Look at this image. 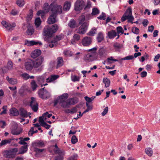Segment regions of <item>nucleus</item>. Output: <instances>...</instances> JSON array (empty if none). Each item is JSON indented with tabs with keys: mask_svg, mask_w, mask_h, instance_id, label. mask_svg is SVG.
<instances>
[{
	"mask_svg": "<svg viewBox=\"0 0 160 160\" xmlns=\"http://www.w3.org/2000/svg\"><path fill=\"white\" fill-rule=\"evenodd\" d=\"M18 151V149L17 148H11L3 151L2 152V154L4 158L8 159L12 158L15 157Z\"/></svg>",
	"mask_w": 160,
	"mask_h": 160,
	"instance_id": "1",
	"label": "nucleus"
},
{
	"mask_svg": "<svg viewBox=\"0 0 160 160\" xmlns=\"http://www.w3.org/2000/svg\"><path fill=\"white\" fill-rule=\"evenodd\" d=\"M50 7L52 13L54 15H57L58 14H60L62 13V7L61 5L53 2L50 5Z\"/></svg>",
	"mask_w": 160,
	"mask_h": 160,
	"instance_id": "2",
	"label": "nucleus"
},
{
	"mask_svg": "<svg viewBox=\"0 0 160 160\" xmlns=\"http://www.w3.org/2000/svg\"><path fill=\"white\" fill-rule=\"evenodd\" d=\"M68 97V95L67 93H64L62 95L59 96L57 100L54 101V106H56L59 103L61 104V106L63 107L62 105L66 103V100Z\"/></svg>",
	"mask_w": 160,
	"mask_h": 160,
	"instance_id": "3",
	"label": "nucleus"
},
{
	"mask_svg": "<svg viewBox=\"0 0 160 160\" xmlns=\"http://www.w3.org/2000/svg\"><path fill=\"white\" fill-rule=\"evenodd\" d=\"M38 94L39 97L42 99H46L50 97V93L45 89L44 88L40 89L38 91Z\"/></svg>",
	"mask_w": 160,
	"mask_h": 160,
	"instance_id": "4",
	"label": "nucleus"
},
{
	"mask_svg": "<svg viewBox=\"0 0 160 160\" xmlns=\"http://www.w3.org/2000/svg\"><path fill=\"white\" fill-rule=\"evenodd\" d=\"M44 59L42 56H40L34 60H33L34 68H38L42 67Z\"/></svg>",
	"mask_w": 160,
	"mask_h": 160,
	"instance_id": "5",
	"label": "nucleus"
},
{
	"mask_svg": "<svg viewBox=\"0 0 160 160\" xmlns=\"http://www.w3.org/2000/svg\"><path fill=\"white\" fill-rule=\"evenodd\" d=\"M78 102V100L76 98H70L66 101V103L64 104L63 108H68L70 105H74Z\"/></svg>",
	"mask_w": 160,
	"mask_h": 160,
	"instance_id": "6",
	"label": "nucleus"
},
{
	"mask_svg": "<svg viewBox=\"0 0 160 160\" xmlns=\"http://www.w3.org/2000/svg\"><path fill=\"white\" fill-rule=\"evenodd\" d=\"M92 42V38L86 36L84 37L82 39L81 43L83 46L88 47L91 44Z\"/></svg>",
	"mask_w": 160,
	"mask_h": 160,
	"instance_id": "7",
	"label": "nucleus"
},
{
	"mask_svg": "<svg viewBox=\"0 0 160 160\" xmlns=\"http://www.w3.org/2000/svg\"><path fill=\"white\" fill-rule=\"evenodd\" d=\"M88 24L87 22H84L78 29L77 32L81 34H84L88 30Z\"/></svg>",
	"mask_w": 160,
	"mask_h": 160,
	"instance_id": "8",
	"label": "nucleus"
},
{
	"mask_svg": "<svg viewBox=\"0 0 160 160\" xmlns=\"http://www.w3.org/2000/svg\"><path fill=\"white\" fill-rule=\"evenodd\" d=\"M22 130L18 127L17 124L14 123L11 129V133L13 135H18L21 132Z\"/></svg>",
	"mask_w": 160,
	"mask_h": 160,
	"instance_id": "9",
	"label": "nucleus"
},
{
	"mask_svg": "<svg viewBox=\"0 0 160 160\" xmlns=\"http://www.w3.org/2000/svg\"><path fill=\"white\" fill-rule=\"evenodd\" d=\"M97 58V56L89 53L84 57V60L86 62H90L96 60Z\"/></svg>",
	"mask_w": 160,
	"mask_h": 160,
	"instance_id": "10",
	"label": "nucleus"
},
{
	"mask_svg": "<svg viewBox=\"0 0 160 160\" xmlns=\"http://www.w3.org/2000/svg\"><path fill=\"white\" fill-rule=\"evenodd\" d=\"M32 145L34 148H41L44 147L45 143L42 141L36 140L32 142Z\"/></svg>",
	"mask_w": 160,
	"mask_h": 160,
	"instance_id": "11",
	"label": "nucleus"
},
{
	"mask_svg": "<svg viewBox=\"0 0 160 160\" xmlns=\"http://www.w3.org/2000/svg\"><path fill=\"white\" fill-rule=\"evenodd\" d=\"M24 66L27 70L31 71L34 68L33 60L31 59L28 60L24 63Z\"/></svg>",
	"mask_w": 160,
	"mask_h": 160,
	"instance_id": "12",
	"label": "nucleus"
},
{
	"mask_svg": "<svg viewBox=\"0 0 160 160\" xmlns=\"http://www.w3.org/2000/svg\"><path fill=\"white\" fill-rule=\"evenodd\" d=\"M84 2L82 0H78L75 4V10L79 11L82 9L83 8Z\"/></svg>",
	"mask_w": 160,
	"mask_h": 160,
	"instance_id": "13",
	"label": "nucleus"
},
{
	"mask_svg": "<svg viewBox=\"0 0 160 160\" xmlns=\"http://www.w3.org/2000/svg\"><path fill=\"white\" fill-rule=\"evenodd\" d=\"M44 35L46 37L49 38L52 36L53 33L50 27L46 26L43 29Z\"/></svg>",
	"mask_w": 160,
	"mask_h": 160,
	"instance_id": "14",
	"label": "nucleus"
},
{
	"mask_svg": "<svg viewBox=\"0 0 160 160\" xmlns=\"http://www.w3.org/2000/svg\"><path fill=\"white\" fill-rule=\"evenodd\" d=\"M1 23L2 25L7 30L9 31L12 30L13 28L15 27L16 26V25L15 23H12L11 24L4 21H2Z\"/></svg>",
	"mask_w": 160,
	"mask_h": 160,
	"instance_id": "15",
	"label": "nucleus"
},
{
	"mask_svg": "<svg viewBox=\"0 0 160 160\" xmlns=\"http://www.w3.org/2000/svg\"><path fill=\"white\" fill-rule=\"evenodd\" d=\"M31 99V101L30 102V106L33 111L36 112L38 109V104L34 100L33 97H32Z\"/></svg>",
	"mask_w": 160,
	"mask_h": 160,
	"instance_id": "16",
	"label": "nucleus"
},
{
	"mask_svg": "<svg viewBox=\"0 0 160 160\" xmlns=\"http://www.w3.org/2000/svg\"><path fill=\"white\" fill-rule=\"evenodd\" d=\"M128 18V22H132L134 18L132 15V11L131 8H129L127 9L125 12L124 14Z\"/></svg>",
	"mask_w": 160,
	"mask_h": 160,
	"instance_id": "17",
	"label": "nucleus"
},
{
	"mask_svg": "<svg viewBox=\"0 0 160 160\" xmlns=\"http://www.w3.org/2000/svg\"><path fill=\"white\" fill-rule=\"evenodd\" d=\"M37 78L38 82L41 85V87H42L43 86H45L48 85V84L47 83L44 84L46 80V77L44 75L41 76H38L37 77Z\"/></svg>",
	"mask_w": 160,
	"mask_h": 160,
	"instance_id": "18",
	"label": "nucleus"
},
{
	"mask_svg": "<svg viewBox=\"0 0 160 160\" xmlns=\"http://www.w3.org/2000/svg\"><path fill=\"white\" fill-rule=\"evenodd\" d=\"M57 15L52 13L49 17L48 19V24H51L55 23L57 21L56 17Z\"/></svg>",
	"mask_w": 160,
	"mask_h": 160,
	"instance_id": "19",
	"label": "nucleus"
},
{
	"mask_svg": "<svg viewBox=\"0 0 160 160\" xmlns=\"http://www.w3.org/2000/svg\"><path fill=\"white\" fill-rule=\"evenodd\" d=\"M98 52V55L100 58L105 57L107 55L106 49L103 47L99 49Z\"/></svg>",
	"mask_w": 160,
	"mask_h": 160,
	"instance_id": "20",
	"label": "nucleus"
},
{
	"mask_svg": "<svg viewBox=\"0 0 160 160\" xmlns=\"http://www.w3.org/2000/svg\"><path fill=\"white\" fill-rule=\"evenodd\" d=\"M59 77V76L56 75H52L46 79V82L50 83L54 82Z\"/></svg>",
	"mask_w": 160,
	"mask_h": 160,
	"instance_id": "21",
	"label": "nucleus"
},
{
	"mask_svg": "<svg viewBox=\"0 0 160 160\" xmlns=\"http://www.w3.org/2000/svg\"><path fill=\"white\" fill-rule=\"evenodd\" d=\"M41 53V50L39 49H36L32 52L31 56L32 58H35L40 55Z\"/></svg>",
	"mask_w": 160,
	"mask_h": 160,
	"instance_id": "22",
	"label": "nucleus"
},
{
	"mask_svg": "<svg viewBox=\"0 0 160 160\" xmlns=\"http://www.w3.org/2000/svg\"><path fill=\"white\" fill-rule=\"evenodd\" d=\"M28 145H23L20 148L18 154H23L26 152L28 150Z\"/></svg>",
	"mask_w": 160,
	"mask_h": 160,
	"instance_id": "23",
	"label": "nucleus"
},
{
	"mask_svg": "<svg viewBox=\"0 0 160 160\" xmlns=\"http://www.w3.org/2000/svg\"><path fill=\"white\" fill-rule=\"evenodd\" d=\"M48 114V112H46L44 113L41 117H40L39 118V122L41 125L45 122L44 120L46 119L47 115Z\"/></svg>",
	"mask_w": 160,
	"mask_h": 160,
	"instance_id": "24",
	"label": "nucleus"
},
{
	"mask_svg": "<svg viewBox=\"0 0 160 160\" xmlns=\"http://www.w3.org/2000/svg\"><path fill=\"white\" fill-rule=\"evenodd\" d=\"M10 114L12 116H17L19 114L18 111L15 108H12L10 110Z\"/></svg>",
	"mask_w": 160,
	"mask_h": 160,
	"instance_id": "25",
	"label": "nucleus"
},
{
	"mask_svg": "<svg viewBox=\"0 0 160 160\" xmlns=\"http://www.w3.org/2000/svg\"><path fill=\"white\" fill-rule=\"evenodd\" d=\"M20 115L22 117L27 118L28 117L27 112V111L22 108H21L20 109Z\"/></svg>",
	"mask_w": 160,
	"mask_h": 160,
	"instance_id": "26",
	"label": "nucleus"
},
{
	"mask_svg": "<svg viewBox=\"0 0 160 160\" xmlns=\"http://www.w3.org/2000/svg\"><path fill=\"white\" fill-rule=\"evenodd\" d=\"M63 64V61L62 57H58L57 58V68H58L62 66Z\"/></svg>",
	"mask_w": 160,
	"mask_h": 160,
	"instance_id": "27",
	"label": "nucleus"
},
{
	"mask_svg": "<svg viewBox=\"0 0 160 160\" xmlns=\"http://www.w3.org/2000/svg\"><path fill=\"white\" fill-rule=\"evenodd\" d=\"M19 139H21L19 142V143L20 144L23 145H28L25 141L29 140L30 139L29 138L27 137L22 139L21 138H20Z\"/></svg>",
	"mask_w": 160,
	"mask_h": 160,
	"instance_id": "28",
	"label": "nucleus"
},
{
	"mask_svg": "<svg viewBox=\"0 0 160 160\" xmlns=\"http://www.w3.org/2000/svg\"><path fill=\"white\" fill-rule=\"evenodd\" d=\"M117 36V33L114 30L108 32V36L109 38H114Z\"/></svg>",
	"mask_w": 160,
	"mask_h": 160,
	"instance_id": "29",
	"label": "nucleus"
},
{
	"mask_svg": "<svg viewBox=\"0 0 160 160\" xmlns=\"http://www.w3.org/2000/svg\"><path fill=\"white\" fill-rule=\"evenodd\" d=\"M71 6V3L70 2H66L64 5L63 9L64 11H67L69 10Z\"/></svg>",
	"mask_w": 160,
	"mask_h": 160,
	"instance_id": "30",
	"label": "nucleus"
},
{
	"mask_svg": "<svg viewBox=\"0 0 160 160\" xmlns=\"http://www.w3.org/2000/svg\"><path fill=\"white\" fill-rule=\"evenodd\" d=\"M98 49L97 47H94L91 49H88L87 50L88 52H91L90 53L94 55L98 56V54L96 52Z\"/></svg>",
	"mask_w": 160,
	"mask_h": 160,
	"instance_id": "31",
	"label": "nucleus"
},
{
	"mask_svg": "<svg viewBox=\"0 0 160 160\" xmlns=\"http://www.w3.org/2000/svg\"><path fill=\"white\" fill-rule=\"evenodd\" d=\"M53 151L55 153L58 154L60 156L63 155L64 154V151L60 150L59 148H54Z\"/></svg>",
	"mask_w": 160,
	"mask_h": 160,
	"instance_id": "32",
	"label": "nucleus"
},
{
	"mask_svg": "<svg viewBox=\"0 0 160 160\" xmlns=\"http://www.w3.org/2000/svg\"><path fill=\"white\" fill-rule=\"evenodd\" d=\"M68 26L71 28H74L76 26V22L73 19H71L68 23Z\"/></svg>",
	"mask_w": 160,
	"mask_h": 160,
	"instance_id": "33",
	"label": "nucleus"
},
{
	"mask_svg": "<svg viewBox=\"0 0 160 160\" xmlns=\"http://www.w3.org/2000/svg\"><path fill=\"white\" fill-rule=\"evenodd\" d=\"M80 38V35L78 34H76L74 35L72 39L71 40V42L72 44L74 43V42L79 41Z\"/></svg>",
	"mask_w": 160,
	"mask_h": 160,
	"instance_id": "34",
	"label": "nucleus"
},
{
	"mask_svg": "<svg viewBox=\"0 0 160 160\" xmlns=\"http://www.w3.org/2000/svg\"><path fill=\"white\" fill-rule=\"evenodd\" d=\"M104 37L102 32H99L97 35V38L98 42H101L103 39Z\"/></svg>",
	"mask_w": 160,
	"mask_h": 160,
	"instance_id": "35",
	"label": "nucleus"
},
{
	"mask_svg": "<svg viewBox=\"0 0 160 160\" xmlns=\"http://www.w3.org/2000/svg\"><path fill=\"white\" fill-rule=\"evenodd\" d=\"M6 79L9 83L12 85L15 84L17 83L16 79L12 78H9L8 76L6 77Z\"/></svg>",
	"mask_w": 160,
	"mask_h": 160,
	"instance_id": "36",
	"label": "nucleus"
},
{
	"mask_svg": "<svg viewBox=\"0 0 160 160\" xmlns=\"http://www.w3.org/2000/svg\"><path fill=\"white\" fill-rule=\"evenodd\" d=\"M12 139H4L2 140L0 143V146L2 147L3 145H6L8 143H9L11 142Z\"/></svg>",
	"mask_w": 160,
	"mask_h": 160,
	"instance_id": "37",
	"label": "nucleus"
},
{
	"mask_svg": "<svg viewBox=\"0 0 160 160\" xmlns=\"http://www.w3.org/2000/svg\"><path fill=\"white\" fill-rule=\"evenodd\" d=\"M63 54L67 57H71L73 55L71 51L69 49L65 50L63 51Z\"/></svg>",
	"mask_w": 160,
	"mask_h": 160,
	"instance_id": "38",
	"label": "nucleus"
},
{
	"mask_svg": "<svg viewBox=\"0 0 160 160\" xmlns=\"http://www.w3.org/2000/svg\"><path fill=\"white\" fill-rule=\"evenodd\" d=\"M50 5H49V4L48 3H45L43 5V10L45 11V12L47 13L50 10Z\"/></svg>",
	"mask_w": 160,
	"mask_h": 160,
	"instance_id": "39",
	"label": "nucleus"
},
{
	"mask_svg": "<svg viewBox=\"0 0 160 160\" xmlns=\"http://www.w3.org/2000/svg\"><path fill=\"white\" fill-rule=\"evenodd\" d=\"M96 28H93L87 33V35L90 36H93L96 33Z\"/></svg>",
	"mask_w": 160,
	"mask_h": 160,
	"instance_id": "40",
	"label": "nucleus"
},
{
	"mask_svg": "<svg viewBox=\"0 0 160 160\" xmlns=\"http://www.w3.org/2000/svg\"><path fill=\"white\" fill-rule=\"evenodd\" d=\"M16 3L19 7H22L25 4V2L24 0H17Z\"/></svg>",
	"mask_w": 160,
	"mask_h": 160,
	"instance_id": "41",
	"label": "nucleus"
},
{
	"mask_svg": "<svg viewBox=\"0 0 160 160\" xmlns=\"http://www.w3.org/2000/svg\"><path fill=\"white\" fill-rule=\"evenodd\" d=\"M34 32V30L32 27L30 26L28 28L27 31V34L29 35H32Z\"/></svg>",
	"mask_w": 160,
	"mask_h": 160,
	"instance_id": "42",
	"label": "nucleus"
},
{
	"mask_svg": "<svg viewBox=\"0 0 160 160\" xmlns=\"http://www.w3.org/2000/svg\"><path fill=\"white\" fill-rule=\"evenodd\" d=\"M103 82L105 84V87L107 88L109 86L110 84V80L108 78H104L103 79Z\"/></svg>",
	"mask_w": 160,
	"mask_h": 160,
	"instance_id": "43",
	"label": "nucleus"
},
{
	"mask_svg": "<svg viewBox=\"0 0 160 160\" xmlns=\"http://www.w3.org/2000/svg\"><path fill=\"white\" fill-rule=\"evenodd\" d=\"M31 88L33 91L35 90L38 87L37 84L34 80H32V81L31 82Z\"/></svg>",
	"mask_w": 160,
	"mask_h": 160,
	"instance_id": "44",
	"label": "nucleus"
},
{
	"mask_svg": "<svg viewBox=\"0 0 160 160\" xmlns=\"http://www.w3.org/2000/svg\"><path fill=\"white\" fill-rule=\"evenodd\" d=\"M146 153L149 156H151L153 152L151 148H147L145 149Z\"/></svg>",
	"mask_w": 160,
	"mask_h": 160,
	"instance_id": "45",
	"label": "nucleus"
},
{
	"mask_svg": "<svg viewBox=\"0 0 160 160\" xmlns=\"http://www.w3.org/2000/svg\"><path fill=\"white\" fill-rule=\"evenodd\" d=\"M78 158V155L76 153H74L68 158L67 160H77Z\"/></svg>",
	"mask_w": 160,
	"mask_h": 160,
	"instance_id": "46",
	"label": "nucleus"
},
{
	"mask_svg": "<svg viewBox=\"0 0 160 160\" xmlns=\"http://www.w3.org/2000/svg\"><path fill=\"white\" fill-rule=\"evenodd\" d=\"M41 20L39 18H36L35 21V24L36 26L38 27L40 25L41 23Z\"/></svg>",
	"mask_w": 160,
	"mask_h": 160,
	"instance_id": "47",
	"label": "nucleus"
},
{
	"mask_svg": "<svg viewBox=\"0 0 160 160\" xmlns=\"http://www.w3.org/2000/svg\"><path fill=\"white\" fill-rule=\"evenodd\" d=\"M50 28L51 29L53 33L55 32L58 29V26L56 24H55L52 25V27H50Z\"/></svg>",
	"mask_w": 160,
	"mask_h": 160,
	"instance_id": "48",
	"label": "nucleus"
},
{
	"mask_svg": "<svg viewBox=\"0 0 160 160\" xmlns=\"http://www.w3.org/2000/svg\"><path fill=\"white\" fill-rule=\"evenodd\" d=\"M31 46H33L35 45L39 44V45H41L42 43L40 42L35 41H30Z\"/></svg>",
	"mask_w": 160,
	"mask_h": 160,
	"instance_id": "49",
	"label": "nucleus"
},
{
	"mask_svg": "<svg viewBox=\"0 0 160 160\" xmlns=\"http://www.w3.org/2000/svg\"><path fill=\"white\" fill-rule=\"evenodd\" d=\"M33 16V11L32 10H30V13L29 14H28L26 19L28 20H30L32 18Z\"/></svg>",
	"mask_w": 160,
	"mask_h": 160,
	"instance_id": "50",
	"label": "nucleus"
},
{
	"mask_svg": "<svg viewBox=\"0 0 160 160\" xmlns=\"http://www.w3.org/2000/svg\"><path fill=\"white\" fill-rule=\"evenodd\" d=\"M132 32L134 33V34H138L139 32V29L136 27H134L132 28Z\"/></svg>",
	"mask_w": 160,
	"mask_h": 160,
	"instance_id": "51",
	"label": "nucleus"
},
{
	"mask_svg": "<svg viewBox=\"0 0 160 160\" xmlns=\"http://www.w3.org/2000/svg\"><path fill=\"white\" fill-rule=\"evenodd\" d=\"M117 33L118 34L121 33L123 34L124 33V31L122 28L121 26H118L117 28Z\"/></svg>",
	"mask_w": 160,
	"mask_h": 160,
	"instance_id": "52",
	"label": "nucleus"
},
{
	"mask_svg": "<svg viewBox=\"0 0 160 160\" xmlns=\"http://www.w3.org/2000/svg\"><path fill=\"white\" fill-rule=\"evenodd\" d=\"M113 57H111L109 58H108L107 59V61L109 63H111L112 62H111V61H118V60L116 59H113Z\"/></svg>",
	"mask_w": 160,
	"mask_h": 160,
	"instance_id": "53",
	"label": "nucleus"
},
{
	"mask_svg": "<svg viewBox=\"0 0 160 160\" xmlns=\"http://www.w3.org/2000/svg\"><path fill=\"white\" fill-rule=\"evenodd\" d=\"M71 79L73 82L78 81L79 80L80 78L76 75L72 76H71Z\"/></svg>",
	"mask_w": 160,
	"mask_h": 160,
	"instance_id": "54",
	"label": "nucleus"
},
{
	"mask_svg": "<svg viewBox=\"0 0 160 160\" xmlns=\"http://www.w3.org/2000/svg\"><path fill=\"white\" fill-rule=\"evenodd\" d=\"M57 44V42L55 40H54L51 41V43L49 44V46L50 48H52L56 46Z\"/></svg>",
	"mask_w": 160,
	"mask_h": 160,
	"instance_id": "55",
	"label": "nucleus"
},
{
	"mask_svg": "<svg viewBox=\"0 0 160 160\" xmlns=\"http://www.w3.org/2000/svg\"><path fill=\"white\" fill-rule=\"evenodd\" d=\"M78 142V139L75 135L73 136L72 137L71 142L72 144H75Z\"/></svg>",
	"mask_w": 160,
	"mask_h": 160,
	"instance_id": "56",
	"label": "nucleus"
},
{
	"mask_svg": "<svg viewBox=\"0 0 160 160\" xmlns=\"http://www.w3.org/2000/svg\"><path fill=\"white\" fill-rule=\"evenodd\" d=\"M21 75L24 79L25 80H27L29 78V75L28 74L26 73H22Z\"/></svg>",
	"mask_w": 160,
	"mask_h": 160,
	"instance_id": "57",
	"label": "nucleus"
},
{
	"mask_svg": "<svg viewBox=\"0 0 160 160\" xmlns=\"http://www.w3.org/2000/svg\"><path fill=\"white\" fill-rule=\"evenodd\" d=\"M134 58V57L132 55H129L127 56L124 58H122L121 59L122 60H132Z\"/></svg>",
	"mask_w": 160,
	"mask_h": 160,
	"instance_id": "58",
	"label": "nucleus"
},
{
	"mask_svg": "<svg viewBox=\"0 0 160 160\" xmlns=\"http://www.w3.org/2000/svg\"><path fill=\"white\" fill-rule=\"evenodd\" d=\"M99 10L97 8H94L92 9V14L95 15L99 13Z\"/></svg>",
	"mask_w": 160,
	"mask_h": 160,
	"instance_id": "59",
	"label": "nucleus"
},
{
	"mask_svg": "<svg viewBox=\"0 0 160 160\" xmlns=\"http://www.w3.org/2000/svg\"><path fill=\"white\" fill-rule=\"evenodd\" d=\"M7 67L8 69H11L13 67L12 62L11 61H8L7 64Z\"/></svg>",
	"mask_w": 160,
	"mask_h": 160,
	"instance_id": "60",
	"label": "nucleus"
},
{
	"mask_svg": "<svg viewBox=\"0 0 160 160\" xmlns=\"http://www.w3.org/2000/svg\"><path fill=\"white\" fill-rule=\"evenodd\" d=\"M105 14L102 12V15L98 17V18L100 20H105L106 19Z\"/></svg>",
	"mask_w": 160,
	"mask_h": 160,
	"instance_id": "61",
	"label": "nucleus"
},
{
	"mask_svg": "<svg viewBox=\"0 0 160 160\" xmlns=\"http://www.w3.org/2000/svg\"><path fill=\"white\" fill-rule=\"evenodd\" d=\"M45 13H46V12H45V11H44L43 10H40L38 11L37 14L38 16H40V15H41L42 16H44Z\"/></svg>",
	"mask_w": 160,
	"mask_h": 160,
	"instance_id": "62",
	"label": "nucleus"
},
{
	"mask_svg": "<svg viewBox=\"0 0 160 160\" xmlns=\"http://www.w3.org/2000/svg\"><path fill=\"white\" fill-rule=\"evenodd\" d=\"M108 107H106L103 110L102 113V116H105L107 113L108 111Z\"/></svg>",
	"mask_w": 160,
	"mask_h": 160,
	"instance_id": "63",
	"label": "nucleus"
},
{
	"mask_svg": "<svg viewBox=\"0 0 160 160\" xmlns=\"http://www.w3.org/2000/svg\"><path fill=\"white\" fill-rule=\"evenodd\" d=\"M113 47L116 49H119L121 48L122 46L119 43L116 42L113 44Z\"/></svg>",
	"mask_w": 160,
	"mask_h": 160,
	"instance_id": "64",
	"label": "nucleus"
}]
</instances>
